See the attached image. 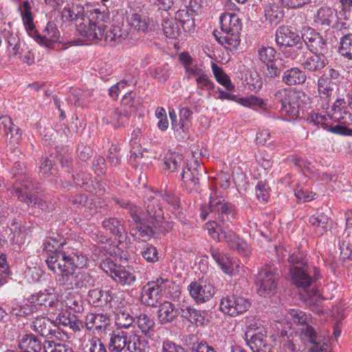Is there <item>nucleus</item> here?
Instances as JSON below:
<instances>
[{"mask_svg":"<svg viewBox=\"0 0 352 352\" xmlns=\"http://www.w3.org/2000/svg\"><path fill=\"white\" fill-rule=\"evenodd\" d=\"M258 56L259 60L265 65L276 60V52L272 47L262 46L258 49Z\"/></svg>","mask_w":352,"mask_h":352,"instance_id":"13d9d810","label":"nucleus"},{"mask_svg":"<svg viewBox=\"0 0 352 352\" xmlns=\"http://www.w3.org/2000/svg\"><path fill=\"white\" fill-rule=\"evenodd\" d=\"M87 94L82 92L79 89H74L70 96L71 102L76 107H87L88 102L86 101L85 98Z\"/></svg>","mask_w":352,"mask_h":352,"instance_id":"69168bd1","label":"nucleus"},{"mask_svg":"<svg viewBox=\"0 0 352 352\" xmlns=\"http://www.w3.org/2000/svg\"><path fill=\"white\" fill-rule=\"evenodd\" d=\"M104 8L91 7L85 12L78 23V32L89 41L102 40L109 25V17Z\"/></svg>","mask_w":352,"mask_h":352,"instance_id":"20e7f679","label":"nucleus"},{"mask_svg":"<svg viewBox=\"0 0 352 352\" xmlns=\"http://www.w3.org/2000/svg\"><path fill=\"white\" fill-rule=\"evenodd\" d=\"M299 41V36L291 32L288 28H281L276 32V42L283 48L293 45Z\"/></svg>","mask_w":352,"mask_h":352,"instance_id":"2f4dec72","label":"nucleus"},{"mask_svg":"<svg viewBox=\"0 0 352 352\" xmlns=\"http://www.w3.org/2000/svg\"><path fill=\"white\" fill-rule=\"evenodd\" d=\"M108 318L102 314H89L86 316L85 325L88 330H100L108 324Z\"/></svg>","mask_w":352,"mask_h":352,"instance_id":"4c0bfd02","label":"nucleus"},{"mask_svg":"<svg viewBox=\"0 0 352 352\" xmlns=\"http://www.w3.org/2000/svg\"><path fill=\"white\" fill-rule=\"evenodd\" d=\"M338 52L344 58L352 60V34L349 33L341 36Z\"/></svg>","mask_w":352,"mask_h":352,"instance_id":"de8ad7c7","label":"nucleus"},{"mask_svg":"<svg viewBox=\"0 0 352 352\" xmlns=\"http://www.w3.org/2000/svg\"><path fill=\"white\" fill-rule=\"evenodd\" d=\"M95 279L88 272L80 269L78 272V289L86 290L90 287L94 286Z\"/></svg>","mask_w":352,"mask_h":352,"instance_id":"052dcab7","label":"nucleus"},{"mask_svg":"<svg viewBox=\"0 0 352 352\" xmlns=\"http://www.w3.org/2000/svg\"><path fill=\"white\" fill-rule=\"evenodd\" d=\"M163 280H157L146 283L143 287L141 294V301L148 307L155 306L160 298V292L162 290Z\"/></svg>","mask_w":352,"mask_h":352,"instance_id":"dca6fc26","label":"nucleus"},{"mask_svg":"<svg viewBox=\"0 0 352 352\" xmlns=\"http://www.w3.org/2000/svg\"><path fill=\"white\" fill-rule=\"evenodd\" d=\"M251 305L248 299L235 295L227 296L221 298L219 309L224 314L235 317L245 312Z\"/></svg>","mask_w":352,"mask_h":352,"instance_id":"0eeeda50","label":"nucleus"},{"mask_svg":"<svg viewBox=\"0 0 352 352\" xmlns=\"http://www.w3.org/2000/svg\"><path fill=\"white\" fill-rule=\"evenodd\" d=\"M175 19L179 22L186 32L194 31L195 23L193 17L187 10L180 9L175 13Z\"/></svg>","mask_w":352,"mask_h":352,"instance_id":"a19ab883","label":"nucleus"},{"mask_svg":"<svg viewBox=\"0 0 352 352\" xmlns=\"http://www.w3.org/2000/svg\"><path fill=\"white\" fill-rule=\"evenodd\" d=\"M302 38L311 53L325 54L327 52L328 47L326 41L315 30L305 28Z\"/></svg>","mask_w":352,"mask_h":352,"instance_id":"9d476101","label":"nucleus"},{"mask_svg":"<svg viewBox=\"0 0 352 352\" xmlns=\"http://www.w3.org/2000/svg\"><path fill=\"white\" fill-rule=\"evenodd\" d=\"M113 278L122 285L128 286L133 285L136 280L135 276L132 272L121 266H118Z\"/></svg>","mask_w":352,"mask_h":352,"instance_id":"c03bdc74","label":"nucleus"},{"mask_svg":"<svg viewBox=\"0 0 352 352\" xmlns=\"http://www.w3.org/2000/svg\"><path fill=\"white\" fill-rule=\"evenodd\" d=\"M32 329L45 338L58 337L60 334V329L58 326L47 317L37 316L34 318L31 325Z\"/></svg>","mask_w":352,"mask_h":352,"instance_id":"9b49d317","label":"nucleus"},{"mask_svg":"<svg viewBox=\"0 0 352 352\" xmlns=\"http://www.w3.org/2000/svg\"><path fill=\"white\" fill-rule=\"evenodd\" d=\"M102 227L111 234L120 237L124 232V229L121 221L117 218L111 217L105 219L102 221Z\"/></svg>","mask_w":352,"mask_h":352,"instance_id":"a18cd8bd","label":"nucleus"},{"mask_svg":"<svg viewBox=\"0 0 352 352\" xmlns=\"http://www.w3.org/2000/svg\"><path fill=\"white\" fill-rule=\"evenodd\" d=\"M239 103L247 107H258L263 110L267 109V104L265 101L262 98L254 95L239 98Z\"/></svg>","mask_w":352,"mask_h":352,"instance_id":"4d7b16f0","label":"nucleus"},{"mask_svg":"<svg viewBox=\"0 0 352 352\" xmlns=\"http://www.w3.org/2000/svg\"><path fill=\"white\" fill-rule=\"evenodd\" d=\"M87 265V257L75 253L72 256L56 254L47 261L48 268L56 273L58 280L66 289H78V272Z\"/></svg>","mask_w":352,"mask_h":352,"instance_id":"f03ea898","label":"nucleus"},{"mask_svg":"<svg viewBox=\"0 0 352 352\" xmlns=\"http://www.w3.org/2000/svg\"><path fill=\"white\" fill-rule=\"evenodd\" d=\"M112 299L111 291H104L101 288L90 289L88 292L87 300L89 302L96 307L107 306Z\"/></svg>","mask_w":352,"mask_h":352,"instance_id":"393cba45","label":"nucleus"},{"mask_svg":"<svg viewBox=\"0 0 352 352\" xmlns=\"http://www.w3.org/2000/svg\"><path fill=\"white\" fill-rule=\"evenodd\" d=\"M283 82L286 85L292 86L302 85L305 82L307 76L302 70L298 67L287 69L283 74Z\"/></svg>","mask_w":352,"mask_h":352,"instance_id":"c756f323","label":"nucleus"},{"mask_svg":"<svg viewBox=\"0 0 352 352\" xmlns=\"http://www.w3.org/2000/svg\"><path fill=\"white\" fill-rule=\"evenodd\" d=\"M60 36L59 30L53 22H49L43 29L42 33L37 32V35L32 36L39 45L47 48L53 47L54 45L58 43Z\"/></svg>","mask_w":352,"mask_h":352,"instance_id":"2eb2a0df","label":"nucleus"},{"mask_svg":"<svg viewBox=\"0 0 352 352\" xmlns=\"http://www.w3.org/2000/svg\"><path fill=\"white\" fill-rule=\"evenodd\" d=\"M7 306L9 313L15 316L24 317L32 314V310L28 303L21 305L17 302L11 301Z\"/></svg>","mask_w":352,"mask_h":352,"instance_id":"3c124183","label":"nucleus"},{"mask_svg":"<svg viewBox=\"0 0 352 352\" xmlns=\"http://www.w3.org/2000/svg\"><path fill=\"white\" fill-rule=\"evenodd\" d=\"M19 348L22 352H41L42 344L35 335L25 334L19 340Z\"/></svg>","mask_w":352,"mask_h":352,"instance_id":"cd10ccee","label":"nucleus"},{"mask_svg":"<svg viewBox=\"0 0 352 352\" xmlns=\"http://www.w3.org/2000/svg\"><path fill=\"white\" fill-rule=\"evenodd\" d=\"M136 322L142 334L148 338H151L153 336L155 322L151 316L146 314H142L137 317Z\"/></svg>","mask_w":352,"mask_h":352,"instance_id":"c9c22d12","label":"nucleus"},{"mask_svg":"<svg viewBox=\"0 0 352 352\" xmlns=\"http://www.w3.org/2000/svg\"><path fill=\"white\" fill-rule=\"evenodd\" d=\"M84 7L78 3H68L63 9L60 11L61 20L63 23H70L76 22V30H78V23H80L81 19L85 16Z\"/></svg>","mask_w":352,"mask_h":352,"instance_id":"6ab92c4d","label":"nucleus"},{"mask_svg":"<svg viewBox=\"0 0 352 352\" xmlns=\"http://www.w3.org/2000/svg\"><path fill=\"white\" fill-rule=\"evenodd\" d=\"M294 322L301 324L302 327L299 329L302 334L308 338L309 341L314 345V343L320 342L317 340V336L314 328L306 324L307 316L305 312L299 310L292 309L289 313Z\"/></svg>","mask_w":352,"mask_h":352,"instance_id":"aec40b11","label":"nucleus"},{"mask_svg":"<svg viewBox=\"0 0 352 352\" xmlns=\"http://www.w3.org/2000/svg\"><path fill=\"white\" fill-rule=\"evenodd\" d=\"M179 309L181 311V316L187 318L192 324H204L206 320V312L197 310L190 306L185 304L179 305Z\"/></svg>","mask_w":352,"mask_h":352,"instance_id":"bb28decb","label":"nucleus"},{"mask_svg":"<svg viewBox=\"0 0 352 352\" xmlns=\"http://www.w3.org/2000/svg\"><path fill=\"white\" fill-rule=\"evenodd\" d=\"M265 66V76L270 78L279 76L281 71L288 67V65H286V62L281 58L274 60L273 62L266 64Z\"/></svg>","mask_w":352,"mask_h":352,"instance_id":"49530a36","label":"nucleus"},{"mask_svg":"<svg viewBox=\"0 0 352 352\" xmlns=\"http://www.w3.org/2000/svg\"><path fill=\"white\" fill-rule=\"evenodd\" d=\"M141 254L143 258L148 262L155 263L159 260L158 252L153 245H147L144 248Z\"/></svg>","mask_w":352,"mask_h":352,"instance_id":"774afa93","label":"nucleus"},{"mask_svg":"<svg viewBox=\"0 0 352 352\" xmlns=\"http://www.w3.org/2000/svg\"><path fill=\"white\" fill-rule=\"evenodd\" d=\"M309 222L317 235L321 236L329 228V218L323 213L311 216Z\"/></svg>","mask_w":352,"mask_h":352,"instance_id":"473e14b6","label":"nucleus"},{"mask_svg":"<svg viewBox=\"0 0 352 352\" xmlns=\"http://www.w3.org/2000/svg\"><path fill=\"white\" fill-rule=\"evenodd\" d=\"M288 261L291 265V267H298L300 268L309 266L305 254L299 250L294 252L288 258Z\"/></svg>","mask_w":352,"mask_h":352,"instance_id":"e2e57ef3","label":"nucleus"},{"mask_svg":"<svg viewBox=\"0 0 352 352\" xmlns=\"http://www.w3.org/2000/svg\"><path fill=\"white\" fill-rule=\"evenodd\" d=\"M128 32L126 30H122L118 25H108V28L104 32L102 38L107 43L115 45L116 43L122 42L127 36Z\"/></svg>","mask_w":352,"mask_h":352,"instance_id":"7c9ffc66","label":"nucleus"},{"mask_svg":"<svg viewBox=\"0 0 352 352\" xmlns=\"http://www.w3.org/2000/svg\"><path fill=\"white\" fill-rule=\"evenodd\" d=\"M129 344H131L130 337L128 338L126 332L113 331L110 334L108 349L109 352H126Z\"/></svg>","mask_w":352,"mask_h":352,"instance_id":"5701e85b","label":"nucleus"},{"mask_svg":"<svg viewBox=\"0 0 352 352\" xmlns=\"http://www.w3.org/2000/svg\"><path fill=\"white\" fill-rule=\"evenodd\" d=\"M24 166L23 164L16 162L12 168V174L14 177H16V182L12 186V192H14V186L16 184H32V182L29 181L26 175L23 173Z\"/></svg>","mask_w":352,"mask_h":352,"instance_id":"bf43d9fd","label":"nucleus"},{"mask_svg":"<svg viewBox=\"0 0 352 352\" xmlns=\"http://www.w3.org/2000/svg\"><path fill=\"white\" fill-rule=\"evenodd\" d=\"M336 19L335 10L329 7H322L317 12L315 21L322 25H330Z\"/></svg>","mask_w":352,"mask_h":352,"instance_id":"79ce46f5","label":"nucleus"},{"mask_svg":"<svg viewBox=\"0 0 352 352\" xmlns=\"http://www.w3.org/2000/svg\"><path fill=\"white\" fill-rule=\"evenodd\" d=\"M53 157H42L40 162V172L45 175L50 176L53 175L56 173V168H54V162L52 160Z\"/></svg>","mask_w":352,"mask_h":352,"instance_id":"0e129e2a","label":"nucleus"},{"mask_svg":"<svg viewBox=\"0 0 352 352\" xmlns=\"http://www.w3.org/2000/svg\"><path fill=\"white\" fill-rule=\"evenodd\" d=\"M202 170L203 167L197 161H195L193 164H187L183 168L182 179L187 190L192 192L199 189V175Z\"/></svg>","mask_w":352,"mask_h":352,"instance_id":"f8f14e48","label":"nucleus"},{"mask_svg":"<svg viewBox=\"0 0 352 352\" xmlns=\"http://www.w3.org/2000/svg\"><path fill=\"white\" fill-rule=\"evenodd\" d=\"M146 219L142 218L138 210H131L130 216L135 224L133 229L135 234L144 240L157 239L165 235L173 229V223L164 221V213L160 204V193L148 191L144 200Z\"/></svg>","mask_w":352,"mask_h":352,"instance_id":"f257e3e1","label":"nucleus"},{"mask_svg":"<svg viewBox=\"0 0 352 352\" xmlns=\"http://www.w3.org/2000/svg\"><path fill=\"white\" fill-rule=\"evenodd\" d=\"M115 322L118 328L128 329L134 322V318L128 311L123 309H118L114 311Z\"/></svg>","mask_w":352,"mask_h":352,"instance_id":"37998d69","label":"nucleus"},{"mask_svg":"<svg viewBox=\"0 0 352 352\" xmlns=\"http://www.w3.org/2000/svg\"><path fill=\"white\" fill-rule=\"evenodd\" d=\"M188 289L197 302H204L208 300L215 293L214 287L209 283L192 282L188 285Z\"/></svg>","mask_w":352,"mask_h":352,"instance_id":"a211bd4d","label":"nucleus"},{"mask_svg":"<svg viewBox=\"0 0 352 352\" xmlns=\"http://www.w3.org/2000/svg\"><path fill=\"white\" fill-rule=\"evenodd\" d=\"M6 39H5V43L7 45L8 50L14 56L21 54V43L19 36L10 32H6Z\"/></svg>","mask_w":352,"mask_h":352,"instance_id":"864d4df0","label":"nucleus"},{"mask_svg":"<svg viewBox=\"0 0 352 352\" xmlns=\"http://www.w3.org/2000/svg\"><path fill=\"white\" fill-rule=\"evenodd\" d=\"M305 50L306 48L303 47L302 43L299 41L293 45L284 47L282 52L286 58L293 60L296 63H302L305 57Z\"/></svg>","mask_w":352,"mask_h":352,"instance_id":"e433bc0d","label":"nucleus"},{"mask_svg":"<svg viewBox=\"0 0 352 352\" xmlns=\"http://www.w3.org/2000/svg\"><path fill=\"white\" fill-rule=\"evenodd\" d=\"M84 352H108L105 345L97 337H92L88 340L84 348Z\"/></svg>","mask_w":352,"mask_h":352,"instance_id":"680f3d73","label":"nucleus"},{"mask_svg":"<svg viewBox=\"0 0 352 352\" xmlns=\"http://www.w3.org/2000/svg\"><path fill=\"white\" fill-rule=\"evenodd\" d=\"M182 162V155L177 153H168L165 157V168L170 170V172L176 171L181 166Z\"/></svg>","mask_w":352,"mask_h":352,"instance_id":"603ef678","label":"nucleus"},{"mask_svg":"<svg viewBox=\"0 0 352 352\" xmlns=\"http://www.w3.org/2000/svg\"><path fill=\"white\" fill-rule=\"evenodd\" d=\"M35 188L33 184H16L14 186V194L18 199L24 202L31 207H38L43 210L47 208V202L43 199L35 196L31 193V190Z\"/></svg>","mask_w":352,"mask_h":352,"instance_id":"1a4fd4ad","label":"nucleus"},{"mask_svg":"<svg viewBox=\"0 0 352 352\" xmlns=\"http://www.w3.org/2000/svg\"><path fill=\"white\" fill-rule=\"evenodd\" d=\"M317 85L320 98L329 101L337 87L336 83L329 76L324 74L318 78Z\"/></svg>","mask_w":352,"mask_h":352,"instance_id":"c85d7f7f","label":"nucleus"},{"mask_svg":"<svg viewBox=\"0 0 352 352\" xmlns=\"http://www.w3.org/2000/svg\"><path fill=\"white\" fill-rule=\"evenodd\" d=\"M245 336L247 344L253 352H270L272 346L267 342V337L261 331L253 334L247 331Z\"/></svg>","mask_w":352,"mask_h":352,"instance_id":"4be33fe9","label":"nucleus"},{"mask_svg":"<svg viewBox=\"0 0 352 352\" xmlns=\"http://www.w3.org/2000/svg\"><path fill=\"white\" fill-rule=\"evenodd\" d=\"M128 24L135 30L140 32H146L151 24V20L148 16L132 13L127 17Z\"/></svg>","mask_w":352,"mask_h":352,"instance_id":"72a5a7b5","label":"nucleus"},{"mask_svg":"<svg viewBox=\"0 0 352 352\" xmlns=\"http://www.w3.org/2000/svg\"><path fill=\"white\" fill-rule=\"evenodd\" d=\"M210 253L224 273L230 274L232 272L234 263L228 254H224L219 249L213 247L210 248Z\"/></svg>","mask_w":352,"mask_h":352,"instance_id":"a878e982","label":"nucleus"},{"mask_svg":"<svg viewBox=\"0 0 352 352\" xmlns=\"http://www.w3.org/2000/svg\"><path fill=\"white\" fill-rule=\"evenodd\" d=\"M264 12L266 21L272 25H278L283 19V12L275 3L266 5Z\"/></svg>","mask_w":352,"mask_h":352,"instance_id":"58836bf2","label":"nucleus"},{"mask_svg":"<svg viewBox=\"0 0 352 352\" xmlns=\"http://www.w3.org/2000/svg\"><path fill=\"white\" fill-rule=\"evenodd\" d=\"M66 245L65 241L61 238L60 236H50L46 239V240L43 243V251H46L49 252V254L45 260L46 264L47 265L48 260L54 256L55 254L60 257L63 254H65L66 256H72L73 254H75L76 252H69V251L65 252L61 249L63 248V246Z\"/></svg>","mask_w":352,"mask_h":352,"instance_id":"f3484780","label":"nucleus"},{"mask_svg":"<svg viewBox=\"0 0 352 352\" xmlns=\"http://www.w3.org/2000/svg\"><path fill=\"white\" fill-rule=\"evenodd\" d=\"M233 206L225 201L222 197H210L208 205L201 207V217L204 220L210 213L212 217L218 218L223 223V228H220L221 241L224 239L228 245L231 248L238 241L239 238L230 228V217H234Z\"/></svg>","mask_w":352,"mask_h":352,"instance_id":"7ed1b4c3","label":"nucleus"},{"mask_svg":"<svg viewBox=\"0 0 352 352\" xmlns=\"http://www.w3.org/2000/svg\"><path fill=\"white\" fill-rule=\"evenodd\" d=\"M276 269L272 265H265L258 274L256 285L261 295L269 294L276 288L278 274Z\"/></svg>","mask_w":352,"mask_h":352,"instance_id":"6e6552de","label":"nucleus"},{"mask_svg":"<svg viewBox=\"0 0 352 352\" xmlns=\"http://www.w3.org/2000/svg\"><path fill=\"white\" fill-rule=\"evenodd\" d=\"M222 33L214 31L213 35L216 40L226 48L235 50L240 44V34L242 23L235 13H223L220 16Z\"/></svg>","mask_w":352,"mask_h":352,"instance_id":"39448f33","label":"nucleus"},{"mask_svg":"<svg viewBox=\"0 0 352 352\" xmlns=\"http://www.w3.org/2000/svg\"><path fill=\"white\" fill-rule=\"evenodd\" d=\"M162 26L164 33L167 37L175 38L179 35L180 30L173 20L168 18L164 19Z\"/></svg>","mask_w":352,"mask_h":352,"instance_id":"6e6d98bb","label":"nucleus"},{"mask_svg":"<svg viewBox=\"0 0 352 352\" xmlns=\"http://www.w3.org/2000/svg\"><path fill=\"white\" fill-rule=\"evenodd\" d=\"M282 113H285L289 116L292 119L300 117V107L297 97L296 99H289L280 107Z\"/></svg>","mask_w":352,"mask_h":352,"instance_id":"09e8293b","label":"nucleus"},{"mask_svg":"<svg viewBox=\"0 0 352 352\" xmlns=\"http://www.w3.org/2000/svg\"><path fill=\"white\" fill-rule=\"evenodd\" d=\"M23 24L28 34L32 37L37 35V30L33 22V16L31 12L30 3L25 1L23 3V11L21 12Z\"/></svg>","mask_w":352,"mask_h":352,"instance_id":"ea45409f","label":"nucleus"},{"mask_svg":"<svg viewBox=\"0 0 352 352\" xmlns=\"http://www.w3.org/2000/svg\"><path fill=\"white\" fill-rule=\"evenodd\" d=\"M296 95L289 89L283 88L277 90L274 94V100L281 104L285 103L287 100L296 99Z\"/></svg>","mask_w":352,"mask_h":352,"instance_id":"338daca9","label":"nucleus"},{"mask_svg":"<svg viewBox=\"0 0 352 352\" xmlns=\"http://www.w3.org/2000/svg\"><path fill=\"white\" fill-rule=\"evenodd\" d=\"M212 69L217 81L225 87L228 90H232L233 86L228 75L217 65L213 63Z\"/></svg>","mask_w":352,"mask_h":352,"instance_id":"5fc2aeb1","label":"nucleus"},{"mask_svg":"<svg viewBox=\"0 0 352 352\" xmlns=\"http://www.w3.org/2000/svg\"><path fill=\"white\" fill-rule=\"evenodd\" d=\"M28 302L32 314L37 311H43L48 307H54L57 302V300L54 295L45 290L31 295L28 298Z\"/></svg>","mask_w":352,"mask_h":352,"instance_id":"ddd939ff","label":"nucleus"},{"mask_svg":"<svg viewBox=\"0 0 352 352\" xmlns=\"http://www.w3.org/2000/svg\"><path fill=\"white\" fill-rule=\"evenodd\" d=\"M328 64V60L325 54L318 53H311L308 56H305L301 67L309 72H320Z\"/></svg>","mask_w":352,"mask_h":352,"instance_id":"412c9836","label":"nucleus"},{"mask_svg":"<svg viewBox=\"0 0 352 352\" xmlns=\"http://www.w3.org/2000/svg\"><path fill=\"white\" fill-rule=\"evenodd\" d=\"M130 342L126 350L128 352H146L148 348V342L141 336H131Z\"/></svg>","mask_w":352,"mask_h":352,"instance_id":"8fccbe9b","label":"nucleus"},{"mask_svg":"<svg viewBox=\"0 0 352 352\" xmlns=\"http://www.w3.org/2000/svg\"><path fill=\"white\" fill-rule=\"evenodd\" d=\"M179 314V309L174 304L169 301H164L159 306L157 318L162 324H170L176 320Z\"/></svg>","mask_w":352,"mask_h":352,"instance_id":"b1692460","label":"nucleus"},{"mask_svg":"<svg viewBox=\"0 0 352 352\" xmlns=\"http://www.w3.org/2000/svg\"><path fill=\"white\" fill-rule=\"evenodd\" d=\"M140 105L139 98L135 92L126 94L122 99L121 105L111 113L109 118H103L107 124H111L114 128L124 126L129 116L135 112Z\"/></svg>","mask_w":352,"mask_h":352,"instance_id":"423d86ee","label":"nucleus"},{"mask_svg":"<svg viewBox=\"0 0 352 352\" xmlns=\"http://www.w3.org/2000/svg\"><path fill=\"white\" fill-rule=\"evenodd\" d=\"M312 274H314L315 278H318L315 273V268L312 266H305L302 268L298 267L290 268L292 283L298 288L306 289L311 285Z\"/></svg>","mask_w":352,"mask_h":352,"instance_id":"4468645a","label":"nucleus"},{"mask_svg":"<svg viewBox=\"0 0 352 352\" xmlns=\"http://www.w3.org/2000/svg\"><path fill=\"white\" fill-rule=\"evenodd\" d=\"M169 114L172 120L173 126L177 131L179 129L177 128V124H175V122H176V116L174 111H170ZM179 117L180 120L178 124L179 128L181 129L183 132H186L190 125V121L192 118V111H190L188 107H183L180 110Z\"/></svg>","mask_w":352,"mask_h":352,"instance_id":"f704fd0d","label":"nucleus"}]
</instances>
